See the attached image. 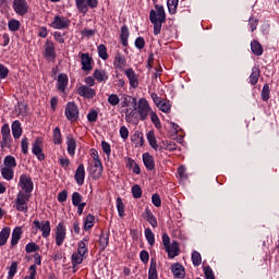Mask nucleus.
I'll return each instance as SVG.
<instances>
[{"mask_svg":"<svg viewBox=\"0 0 279 279\" xmlns=\"http://www.w3.org/2000/svg\"><path fill=\"white\" fill-rule=\"evenodd\" d=\"M150 23L154 25V35L158 36L162 31V23L167 21V14L165 13V7L155 5V10H150L149 13Z\"/></svg>","mask_w":279,"mask_h":279,"instance_id":"1","label":"nucleus"},{"mask_svg":"<svg viewBox=\"0 0 279 279\" xmlns=\"http://www.w3.org/2000/svg\"><path fill=\"white\" fill-rule=\"evenodd\" d=\"M140 117V121H147L149 113L153 111L149 101L145 98H140L136 106L133 107Z\"/></svg>","mask_w":279,"mask_h":279,"instance_id":"2","label":"nucleus"},{"mask_svg":"<svg viewBox=\"0 0 279 279\" xmlns=\"http://www.w3.org/2000/svg\"><path fill=\"white\" fill-rule=\"evenodd\" d=\"M29 197H32V194L19 192L14 202V208L20 213H27V202H29Z\"/></svg>","mask_w":279,"mask_h":279,"instance_id":"3","label":"nucleus"},{"mask_svg":"<svg viewBox=\"0 0 279 279\" xmlns=\"http://www.w3.org/2000/svg\"><path fill=\"white\" fill-rule=\"evenodd\" d=\"M29 197H32V194L19 192L14 202V208L20 213H27V202H29Z\"/></svg>","mask_w":279,"mask_h":279,"instance_id":"4","label":"nucleus"},{"mask_svg":"<svg viewBox=\"0 0 279 279\" xmlns=\"http://www.w3.org/2000/svg\"><path fill=\"white\" fill-rule=\"evenodd\" d=\"M76 8L81 14H87L88 8L95 9L99 5L98 0H75Z\"/></svg>","mask_w":279,"mask_h":279,"instance_id":"5","label":"nucleus"},{"mask_svg":"<svg viewBox=\"0 0 279 279\" xmlns=\"http://www.w3.org/2000/svg\"><path fill=\"white\" fill-rule=\"evenodd\" d=\"M65 117L68 121L75 123L80 119V109L75 102H68L65 107Z\"/></svg>","mask_w":279,"mask_h":279,"instance_id":"6","label":"nucleus"},{"mask_svg":"<svg viewBox=\"0 0 279 279\" xmlns=\"http://www.w3.org/2000/svg\"><path fill=\"white\" fill-rule=\"evenodd\" d=\"M19 186H21L22 191L24 193L31 195L34 191V182L32 181V178L27 174H22L20 177Z\"/></svg>","mask_w":279,"mask_h":279,"instance_id":"7","label":"nucleus"},{"mask_svg":"<svg viewBox=\"0 0 279 279\" xmlns=\"http://www.w3.org/2000/svg\"><path fill=\"white\" fill-rule=\"evenodd\" d=\"M69 25H71V20L62 15L54 16L53 21L50 24L53 29H69Z\"/></svg>","mask_w":279,"mask_h":279,"instance_id":"8","label":"nucleus"},{"mask_svg":"<svg viewBox=\"0 0 279 279\" xmlns=\"http://www.w3.org/2000/svg\"><path fill=\"white\" fill-rule=\"evenodd\" d=\"M13 10L19 16H25L29 12V4L27 0H13Z\"/></svg>","mask_w":279,"mask_h":279,"instance_id":"9","label":"nucleus"},{"mask_svg":"<svg viewBox=\"0 0 279 279\" xmlns=\"http://www.w3.org/2000/svg\"><path fill=\"white\" fill-rule=\"evenodd\" d=\"M89 173L93 178V180H99L104 173V165L101 161H93V163L89 167Z\"/></svg>","mask_w":279,"mask_h":279,"instance_id":"10","label":"nucleus"},{"mask_svg":"<svg viewBox=\"0 0 279 279\" xmlns=\"http://www.w3.org/2000/svg\"><path fill=\"white\" fill-rule=\"evenodd\" d=\"M34 226L35 228H37V230H40L43 232L41 236H44V239H47L49 234H51V225L49 220L41 221V222H39L38 220H35Z\"/></svg>","mask_w":279,"mask_h":279,"instance_id":"11","label":"nucleus"},{"mask_svg":"<svg viewBox=\"0 0 279 279\" xmlns=\"http://www.w3.org/2000/svg\"><path fill=\"white\" fill-rule=\"evenodd\" d=\"M1 134H2V142H1L2 149H4V147H10V143H12V135L10 134V125L3 124L1 128Z\"/></svg>","mask_w":279,"mask_h":279,"instance_id":"12","label":"nucleus"},{"mask_svg":"<svg viewBox=\"0 0 279 279\" xmlns=\"http://www.w3.org/2000/svg\"><path fill=\"white\" fill-rule=\"evenodd\" d=\"M64 239H66V228L64 227V222H60L57 226V231H56V243L58 247L64 243Z\"/></svg>","mask_w":279,"mask_h":279,"instance_id":"13","label":"nucleus"},{"mask_svg":"<svg viewBox=\"0 0 279 279\" xmlns=\"http://www.w3.org/2000/svg\"><path fill=\"white\" fill-rule=\"evenodd\" d=\"M76 93L80 97H85L86 99H93L97 95V92L87 85H81L76 89Z\"/></svg>","mask_w":279,"mask_h":279,"instance_id":"14","label":"nucleus"},{"mask_svg":"<svg viewBox=\"0 0 279 279\" xmlns=\"http://www.w3.org/2000/svg\"><path fill=\"white\" fill-rule=\"evenodd\" d=\"M32 153L38 160H45V154H43V140H40V137H37L33 143Z\"/></svg>","mask_w":279,"mask_h":279,"instance_id":"15","label":"nucleus"},{"mask_svg":"<svg viewBox=\"0 0 279 279\" xmlns=\"http://www.w3.org/2000/svg\"><path fill=\"white\" fill-rule=\"evenodd\" d=\"M124 75H126L131 88H138V74L134 72V69L129 68L124 70Z\"/></svg>","mask_w":279,"mask_h":279,"instance_id":"16","label":"nucleus"},{"mask_svg":"<svg viewBox=\"0 0 279 279\" xmlns=\"http://www.w3.org/2000/svg\"><path fill=\"white\" fill-rule=\"evenodd\" d=\"M44 57L46 60H54L56 59V46L50 40H47L45 44Z\"/></svg>","mask_w":279,"mask_h":279,"instance_id":"17","label":"nucleus"},{"mask_svg":"<svg viewBox=\"0 0 279 279\" xmlns=\"http://www.w3.org/2000/svg\"><path fill=\"white\" fill-rule=\"evenodd\" d=\"M168 254V258H175V256H180V243L178 241H172V243L166 248Z\"/></svg>","mask_w":279,"mask_h":279,"instance_id":"18","label":"nucleus"},{"mask_svg":"<svg viewBox=\"0 0 279 279\" xmlns=\"http://www.w3.org/2000/svg\"><path fill=\"white\" fill-rule=\"evenodd\" d=\"M82 71H93V58L88 53L81 54Z\"/></svg>","mask_w":279,"mask_h":279,"instance_id":"19","label":"nucleus"},{"mask_svg":"<svg viewBox=\"0 0 279 279\" xmlns=\"http://www.w3.org/2000/svg\"><path fill=\"white\" fill-rule=\"evenodd\" d=\"M143 162L148 171H154V169H156V161L154 160V156L149 153L143 154Z\"/></svg>","mask_w":279,"mask_h":279,"instance_id":"20","label":"nucleus"},{"mask_svg":"<svg viewBox=\"0 0 279 279\" xmlns=\"http://www.w3.org/2000/svg\"><path fill=\"white\" fill-rule=\"evenodd\" d=\"M126 64H128V61L125 60V56L118 52L113 60V66L116 69H119V71H123Z\"/></svg>","mask_w":279,"mask_h":279,"instance_id":"21","label":"nucleus"},{"mask_svg":"<svg viewBox=\"0 0 279 279\" xmlns=\"http://www.w3.org/2000/svg\"><path fill=\"white\" fill-rule=\"evenodd\" d=\"M75 181L78 184V186H82L84 184V179L86 178V170L84 169V163H81L75 172Z\"/></svg>","mask_w":279,"mask_h":279,"instance_id":"22","label":"nucleus"},{"mask_svg":"<svg viewBox=\"0 0 279 279\" xmlns=\"http://www.w3.org/2000/svg\"><path fill=\"white\" fill-rule=\"evenodd\" d=\"M171 271H172L174 278H184V276H186L184 266H182L180 263L172 264Z\"/></svg>","mask_w":279,"mask_h":279,"instance_id":"23","label":"nucleus"},{"mask_svg":"<svg viewBox=\"0 0 279 279\" xmlns=\"http://www.w3.org/2000/svg\"><path fill=\"white\" fill-rule=\"evenodd\" d=\"M57 86L61 93H64L66 86H69V76H66V74H59Z\"/></svg>","mask_w":279,"mask_h":279,"instance_id":"24","label":"nucleus"},{"mask_svg":"<svg viewBox=\"0 0 279 279\" xmlns=\"http://www.w3.org/2000/svg\"><path fill=\"white\" fill-rule=\"evenodd\" d=\"M144 218L146 219V221H148L151 228H158V220L156 219V216H154L149 207L145 209Z\"/></svg>","mask_w":279,"mask_h":279,"instance_id":"25","label":"nucleus"},{"mask_svg":"<svg viewBox=\"0 0 279 279\" xmlns=\"http://www.w3.org/2000/svg\"><path fill=\"white\" fill-rule=\"evenodd\" d=\"M68 153L70 156H75V149H77V143L71 135L66 136Z\"/></svg>","mask_w":279,"mask_h":279,"instance_id":"26","label":"nucleus"},{"mask_svg":"<svg viewBox=\"0 0 279 279\" xmlns=\"http://www.w3.org/2000/svg\"><path fill=\"white\" fill-rule=\"evenodd\" d=\"M146 138L155 151L160 149V146H158V141L156 140V133H154V131H149L146 135Z\"/></svg>","mask_w":279,"mask_h":279,"instance_id":"27","label":"nucleus"},{"mask_svg":"<svg viewBox=\"0 0 279 279\" xmlns=\"http://www.w3.org/2000/svg\"><path fill=\"white\" fill-rule=\"evenodd\" d=\"M23 234V230L21 227H16L12 232L11 238V245L14 247V245H19V241H21V235Z\"/></svg>","mask_w":279,"mask_h":279,"instance_id":"28","label":"nucleus"},{"mask_svg":"<svg viewBox=\"0 0 279 279\" xmlns=\"http://www.w3.org/2000/svg\"><path fill=\"white\" fill-rule=\"evenodd\" d=\"M260 77V68L254 66L252 69V74L250 75V84L256 86L258 84V78Z\"/></svg>","mask_w":279,"mask_h":279,"instance_id":"29","label":"nucleus"},{"mask_svg":"<svg viewBox=\"0 0 279 279\" xmlns=\"http://www.w3.org/2000/svg\"><path fill=\"white\" fill-rule=\"evenodd\" d=\"M12 134L14 138H21V135L23 134V129L21 128V122L19 120H15L12 123Z\"/></svg>","mask_w":279,"mask_h":279,"instance_id":"30","label":"nucleus"},{"mask_svg":"<svg viewBox=\"0 0 279 279\" xmlns=\"http://www.w3.org/2000/svg\"><path fill=\"white\" fill-rule=\"evenodd\" d=\"M126 167L129 169L133 170V173H135L136 175H141V167L138 166V163H136V161H134V159L132 158H126Z\"/></svg>","mask_w":279,"mask_h":279,"instance_id":"31","label":"nucleus"},{"mask_svg":"<svg viewBox=\"0 0 279 279\" xmlns=\"http://www.w3.org/2000/svg\"><path fill=\"white\" fill-rule=\"evenodd\" d=\"M8 239H10V228L4 227L0 232V247H3L8 243Z\"/></svg>","mask_w":279,"mask_h":279,"instance_id":"32","label":"nucleus"},{"mask_svg":"<svg viewBox=\"0 0 279 279\" xmlns=\"http://www.w3.org/2000/svg\"><path fill=\"white\" fill-rule=\"evenodd\" d=\"M1 175L4 180H8V182H10V180H14V169L2 167Z\"/></svg>","mask_w":279,"mask_h":279,"instance_id":"33","label":"nucleus"},{"mask_svg":"<svg viewBox=\"0 0 279 279\" xmlns=\"http://www.w3.org/2000/svg\"><path fill=\"white\" fill-rule=\"evenodd\" d=\"M3 165L7 169H16V158H14L12 155H9L4 157Z\"/></svg>","mask_w":279,"mask_h":279,"instance_id":"34","label":"nucleus"},{"mask_svg":"<svg viewBox=\"0 0 279 279\" xmlns=\"http://www.w3.org/2000/svg\"><path fill=\"white\" fill-rule=\"evenodd\" d=\"M251 50L254 56H263V46L257 40L251 43Z\"/></svg>","mask_w":279,"mask_h":279,"instance_id":"35","label":"nucleus"},{"mask_svg":"<svg viewBox=\"0 0 279 279\" xmlns=\"http://www.w3.org/2000/svg\"><path fill=\"white\" fill-rule=\"evenodd\" d=\"M120 38L123 47H128V38H130V29L128 28V26L121 27Z\"/></svg>","mask_w":279,"mask_h":279,"instance_id":"36","label":"nucleus"},{"mask_svg":"<svg viewBox=\"0 0 279 279\" xmlns=\"http://www.w3.org/2000/svg\"><path fill=\"white\" fill-rule=\"evenodd\" d=\"M94 77L97 80V82L108 81V74L106 73V70H95Z\"/></svg>","mask_w":279,"mask_h":279,"instance_id":"37","label":"nucleus"},{"mask_svg":"<svg viewBox=\"0 0 279 279\" xmlns=\"http://www.w3.org/2000/svg\"><path fill=\"white\" fill-rule=\"evenodd\" d=\"M125 120L128 121V123H137L138 116L136 114V112H134V109L131 111L130 109H126Z\"/></svg>","mask_w":279,"mask_h":279,"instance_id":"38","label":"nucleus"},{"mask_svg":"<svg viewBox=\"0 0 279 279\" xmlns=\"http://www.w3.org/2000/svg\"><path fill=\"white\" fill-rule=\"evenodd\" d=\"M122 108H128L132 104L133 108H136L137 100L132 96H124L122 99Z\"/></svg>","mask_w":279,"mask_h":279,"instance_id":"39","label":"nucleus"},{"mask_svg":"<svg viewBox=\"0 0 279 279\" xmlns=\"http://www.w3.org/2000/svg\"><path fill=\"white\" fill-rule=\"evenodd\" d=\"M148 116H150L151 123H154L157 130L162 129V123H160V118H158V114L156 113V111L154 110L150 111Z\"/></svg>","mask_w":279,"mask_h":279,"instance_id":"40","label":"nucleus"},{"mask_svg":"<svg viewBox=\"0 0 279 279\" xmlns=\"http://www.w3.org/2000/svg\"><path fill=\"white\" fill-rule=\"evenodd\" d=\"M93 226H95V216L88 214L84 220V230L88 231Z\"/></svg>","mask_w":279,"mask_h":279,"instance_id":"41","label":"nucleus"},{"mask_svg":"<svg viewBox=\"0 0 279 279\" xmlns=\"http://www.w3.org/2000/svg\"><path fill=\"white\" fill-rule=\"evenodd\" d=\"M146 241H148L149 245L153 247L154 243H156V235L151 231V229L147 228L144 231Z\"/></svg>","mask_w":279,"mask_h":279,"instance_id":"42","label":"nucleus"},{"mask_svg":"<svg viewBox=\"0 0 279 279\" xmlns=\"http://www.w3.org/2000/svg\"><path fill=\"white\" fill-rule=\"evenodd\" d=\"M97 49L99 58H101V60H108V48H106V45L100 44Z\"/></svg>","mask_w":279,"mask_h":279,"instance_id":"43","label":"nucleus"},{"mask_svg":"<svg viewBox=\"0 0 279 279\" xmlns=\"http://www.w3.org/2000/svg\"><path fill=\"white\" fill-rule=\"evenodd\" d=\"M86 243H88V240H86V239L78 242L77 253L82 254L83 256H86V254L88 253V247H86Z\"/></svg>","mask_w":279,"mask_h":279,"instance_id":"44","label":"nucleus"},{"mask_svg":"<svg viewBox=\"0 0 279 279\" xmlns=\"http://www.w3.org/2000/svg\"><path fill=\"white\" fill-rule=\"evenodd\" d=\"M132 195L135 199H141V197H143V189H141V185L135 184L132 186Z\"/></svg>","mask_w":279,"mask_h":279,"instance_id":"45","label":"nucleus"},{"mask_svg":"<svg viewBox=\"0 0 279 279\" xmlns=\"http://www.w3.org/2000/svg\"><path fill=\"white\" fill-rule=\"evenodd\" d=\"M178 3L179 0H167L168 10L171 14H175V12H178Z\"/></svg>","mask_w":279,"mask_h":279,"instance_id":"46","label":"nucleus"},{"mask_svg":"<svg viewBox=\"0 0 279 279\" xmlns=\"http://www.w3.org/2000/svg\"><path fill=\"white\" fill-rule=\"evenodd\" d=\"M192 263L195 267H199V265H202V254H199V252L194 251L192 253Z\"/></svg>","mask_w":279,"mask_h":279,"instance_id":"47","label":"nucleus"},{"mask_svg":"<svg viewBox=\"0 0 279 279\" xmlns=\"http://www.w3.org/2000/svg\"><path fill=\"white\" fill-rule=\"evenodd\" d=\"M53 143L54 145H60L62 143V133L60 132V128H56L53 130Z\"/></svg>","mask_w":279,"mask_h":279,"instance_id":"48","label":"nucleus"},{"mask_svg":"<svg viewBox=\"0 0 279 279\" xmlns=\"http://www.w3.org/2000/svg\"><path fill=\"white\" fill-rule=\"evenodd\" d=\"M8 27L10 32H19L21 29V22L19 20H11L9 21Z\"/></svg>","mask_w":279,"mask_h":279,"instance_id":"49","label":"nucleus"},{"mask_svg":"<svg viewBox=\"0 0 279 279\" xmlns=\"http://www.w3.org/2000/svg\"><path fill=\"white\" fill-rule=\"evenodd\" d=\"M161 112L169 113L171 112V102L169 100H162L161 104L157 107Z\"/></svg>","mask_w":279,"mask_h":279,"instance_id":"50","label":"nucleus"},{"mask_svg":"<svg viewBox=\"0 0 279 279\" xmlns=\"http://www.w3.org/2000/svg\"><path fill=\"white\" fill-rule=\"evenodd\" d=\"M117 208L120 217H125V205H123V201L121 197L117 198Z\"/></svg>","mask_w":279,"mask_h":279,"instance_id":"51","label":"nucleus"},{"mask_svg":"<svg viewBox=\"0 0 279 279\" xmlns=\"http://www.w3.org/2000/svg\"><path fill=\"white\" fill-rule=\"evenodd\" d=\"M84 262V255L78 252L72 254V263L73 265H82Z\"/></svg>","mask_w":279,"mask_h":279,"instance_id":"52","label":"nucleus"},{"mask_svg":"<svg viewBox=\"0 0 279 279\" xmlns=\"http://www.w3.org/2000/svg\"><path fill=\"white\" fill-rule=\"evenodd\" d=\"M17 269H19V263L12 262V264H11V266L9 268V277H8V279L14 278V276H16Z\"/></svg>","mask_w":279,"mask_h":279,"instance_id":"53","label":"nucleus"},{"mask_svg":"<svg viewBox=\"0 0 279 279\" xmlns=\"http://www.w3.org/2000/svg\"><path fill=\"white\" fill-rule=\"evenodd\" d=\"M82 199H83V197H82V194H80V192H74L72 194V204H73V206H80V204H83Z\"/></svg>","mask_w":279,"mask_h":279,"instance_id":"54","label":"nucleus"},{"mask_svg":"<svg viewBox=\"0 0 279 279\" xmlns=\"http://www.w3.org/2000/svg\"><path fill=\"white\" fill-rule=\"evenodd\" d=\"M25 250H26V254H32V252H38V250H40V246H38V244L34 242H31L26 244Z\"/></svg>","mask_w":279,"mask_h":279,"instance_id":"55","label":"nucleus"},{"mask_svg":"<svg viewBox=\"0 0 279 279\" xmlns=\"http://www.w3.org/2000/svg\"><path fill=\"white\" fill-rule=\"evenodd\" d=\"M120 101L121 99L117 94H111L108 97V104H110V106H119Z\"/></svg>","mask_w":279,"mask_h":279,"instance_id":"56","label":"nucleus"},{"mask_svg":"<svg viewBox=\"0 0 279 279\" xmlns=\"http://www.w3.org/2000/svg\"><path fill=\"white\" fill-rule=\"evenodd\" d=\"M110 241V238L108 234H101L99 240V245L102 250L108 247V242Z\"/></svg>","mask_w":279,"mask_h":279,"instance_id":"57","label":"nucleus"},{"mask_svg":"<svg viewBox=\"0 0 279 279\" xmlns=\"http://www.w3.org/2000/svg\"><path fill=\"white\" fill-rule=\"evenodd\" d=\"M98 117H99V113L97 112V110H92L87 114V120L89 121V123H95L97 121Z\"/></svg>","mask_w":279,"mask_h":279,"instance_id":"58","label":"nucleus"},{"mask_svg":"<svg viewBox=\"0 0 279 279\" xmlns=\"http://www.w3.org/2000/svg\"><path fill=\"white\" fill-rule=\"evenodd\" d=\"M151 202L156 208H160L162 206V199H160V195L153 194Z\"/></svg>","mask_w":279,"mask_h":279,"instance_id":"59","label":"nucleus"},{"mask_svg":"<svg viewBox=\"0 0 279 279\" xmlns=\"http://www.w3.org/2000/svg\"><path fill=\"white\" fill-rule=\"evenodd\" d=\"M262 99L263 101L269 100V85L265 84L262 89Z\"/></svg>","mask_w":279,"mask_h":279,"instance_id":"60","label":"nucleus"},{"mask_svg":"<svg viewBox=\"0 0 279 279\" xmlns=\"http://www.w3.org/2000/svg\"><path fill=\"white\" fill-rule=\"evenodd\" d=\"M204 274L206 279H215V272H213V268H210V266L204 267Z\"/></svg>","mask_w":279,"mask_h":279,"instance_id":"61","label":"nucleus"},{"mask_svg":"<svg viewBox=\"0 0 279 279\" xmlns=\"http://www.w3.org/2000/svg\"><path fill=\"white\" fill-rule=\"evenodd\" d=\"M21 147H22V153L27 154L29 149V140H27V137L22 138Z\"/></svg>","mask_w":279,"mask_h":279,"instance_id":"62","label":"nucleus"},{"mask_svg":"<svg viewBox=\"0 0 279 279\" xmlns=\"http://www.w3.org/2000/svg\"><path fill=\"white\" fill-rule=\"evenodd\" d=\"M8 73H10V70L0 63V80H5V77H8Z\"/></svg>","mask_w":279,"mask_h":279,"instance_id":"63","label":"nucleus"},{"mask_svg":"<svg viewBox=\"0 0 279 279\" xmlns=\"http://www.w3.org/2000/svg\"><path fill=\"white\" fill-rule=\"evenodd\" d=\"M135 47H136V49H145V38L137 37L135 39Z\"/></svg>","mask_w":279,"mask_h":279,"instance_id":"64","label":"nucleus"}]
</instances>
